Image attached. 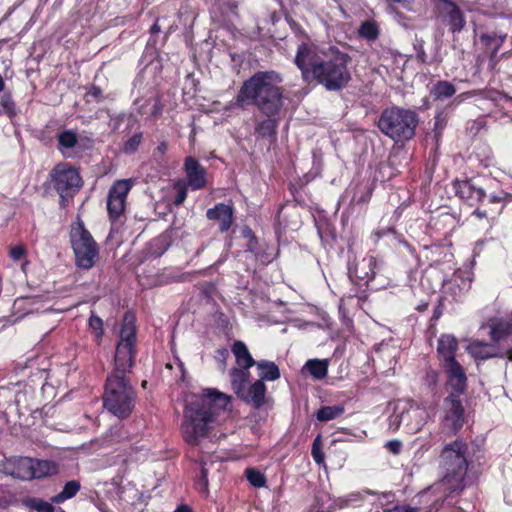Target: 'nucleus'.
I'll return each instance as SVG.
<instances>
[{
  "instance_id": "1",
  "label": "nucleus",
  "mask_w": 512,
  "mask_h": 512,
  "mask_svg": "<svg viewBox=\"0 0 512 512\" xmlns=\"http://www.w3.org/2000/svg\"><path fill=\"white\" fill-rule=\"evenodd\" d=\"M282 81L276 71L256 72L243 82L232 105L240 109L254 105L266 117L276 116L284 105Z\"/></svg>"
},
{
  "instance_id": "2",
  "label": "nucleus",
  "mask_w": 512,
  "mask_h": 512,
  "mask_svg": "<svg viewBox=\"0 0 512 512\" xmlns=\"http://www.w3.org/2000/svg\"><path fill=\"white\" fill-rule=\"evenodd\" d=\"M229 402V396L215 390H207L201 396L192 397L184 409L181 425L185 441L190 445L199 444L208 435L220 413L227 409Z\"/></svg>"
},
{
  "instance_id": "3",
  "label": "nucleus",
  "mask_w": 512,
  "mask_h": 512,
  "mask_svg": "<svg viewBox=\"0 0 512 512\" xmlns=\"http://www.w3.org/2000/svg\"><path fill=\"white\" fill-rule=\"evenodd\" d=\"M351 57L337 48L324 53L322 63L314 68L313 80L328 91H339L348 86L352 79L348 64Z\"/></svg>"
},
{
  "instance_id": "4",
  "label": "nucleus",
  "mask_w": 512,
  "mask_h": 512,
  "mask_svg": "<svg viewBox=\"0 0 512 512\" xmlns=\"http://www.w3.org/2000/svg\"><path fill=\"white\" fill-rule=\"evenodd\" d=\"M137 394L130 378L108 375L103 395L104 407L119 419L128 418L136 403Z\"/></svg>"
},
{
  "instance_id": "5",
  "label": "nucleus",
  "mask_w": 512,
  "mask_h": 512,
  "mask_svg": "<svg viewBox=\"0 0 512 512\" xmlns=\"http://www.w3.org/2000/svg\"><path fill=\"white\" fill-rule=\"evenodd\" d=\"M417 125V114L412 110L399 107L385 109L378 120L380 131L395 142L411 139Z\"/></svg>"
},
{
  "instance_id": "6",
  "label": "nucleus",
  "mask_w": 512,
  "mask_h": 512,
  "mask_svg": "<svg viewBox=\"0 0 512 512\" xmlns=\"http://www.w3.org/2000/svg\"><path fill=\"white\" fill-rule=\"evenodd\" d=\"M466 443L455 440L447 444L440 455V465L444 471L443 480L453 490L462 489V482L468 469Z\"/></svg>"
},
{
  "instance_id": "7",
  "label": "nucleus",
  "mask_w": 512,
  "mask_h": 512,
  "mask_svg": "<svg viewBox=\"0 0 512 512\" xmlns=\"http://www.w3.org/2000/svg\"><path fill=\"white\" fill-rule=\"evenodd\" d=\"M70 238L77 266L83 269L93 267L98 257L99 249L82 221H78L72 226Z\"/></svg>"
},
{
  "instance_id": "8",
  "label": "nucleus",
  "mask_w": 512,
  "mask_h": 512,
  "mask_svg": "<svg viewBox=\"0 0 512 512\" xmlns=\"http://www.w3.org/2000/svg\"><path fill=\"white\" fill-rule=\"evenodd\" d=\"M55 190L60 194L61 202L72 197L81 187V177L78 172L66 164L56 165L50 173Z\"/></svg>"
},
{
  "instance_id": "9",
  "label": "nucleus",
  "mask_w": 512,
  "mask_h": 512,
  "mask_svg": "<svg viewBox=\"0 0 512 512\" xmlns=\"http://www.w3.org/2000/svg\"><path fill=\"white\" fill-rule=\"evenodd\" d=\"M132 188L130 179L117 180L108 192L107 211L111 221L120 219L125 211L126 199Z\"/></svg>"
},
{
  "instance_id": "10",
  "label": "nucleus",
  "mask_w": 512,
  "mask_h": 512,
  "mask_svg": "<svg viewBox=\"0 0 512 512\" xmlns=\"http://www.w3.org/2000/svg\"><path fill=\"white\" fill-rule=\"evenodd\" d=\"M322 59L313 46L306 43L298 46L294 62L301 70L304 81L310 82L313 79L314 68L322 63Z\"/></svg>"
},
{
  "instance_id": "11",
  "label": "nucleus",
  "mask_w": 512,
  "mask_h": 512,
  "mask_svg": "<svg viewBox=\"0 0 512 512\" xmlns=\"http://www.w3.org/2000/svg\"><path fill=\"white\" fill-rule=\"evenodd\" d=\"M33 458L30 457H12L0 462V472L15 479L29 481L32 480Z\"/></svg>"
},
{
  "instance_id": "12",
  "label": "nucleus",
  "mask_w": 512,
  "mask_h": 512,
  "mask_svg": "<svg viewBox=\"0 0 512 512\" xmlns=\"http://www.w3.org/2000/svg\"><path fill=\"white\" fill-rule=\"evenodd\" d=\"M437 9L442 21L449 26L452 33L460 32L465 27L464 14L455 2L437 0Z\"/></svg>"
},
{
  "instance_id": "13",
  "label": "nucleus",
  "mask_w": 512,
  "mask_h": 512,
  "mask_svg": "<svg viewBox=\"0 0 512 512\" xmlns=\"http://www.w3.org/2000/svg\"><path fill=\"white\" fill-rule=\"evenodd\" d=\"M444 424L451 431L457 432L464 424V407L462 401L457 395L449 394L444 399Z\"/></svg>"
},
{
  "instance_id": "14",
  "label": "nucleus",
  "mask_w": 512,
  "mask_h": 512,
  "mask_svg": "<svg viewBox=\"0 0 512 512\" xmlns=\"http://www.w3.org/2000/svg\"><path fill=\"white\" fill-rule=\"evenodd\" d=\"M135 359V348L130 344L118 343L114 357V367L109 375L129 378Z\"/></svg>"
},
{
  "instance_id": "15",
  "label": "nucleus",
  "mask_w": 512,
  "mask_h": 512,
  "mask_svg": "<svg viewBox=\"0 0 512 512\" xmlns=\"http://www.w3.org/2000/svg\"><path fill=\"white\" fill-rule=\"evenodd\" d=\"M187 185L193 190L203 189L207 185V171L195 158L189 156L184 161Z\"/></svg>"
},
{
  "instance_id": "16",
  "label": "nucleus",
  "mask_w": 512,
  "mask_h": 512,
  "mask_svg": "<svg viewBox=\"0 0 512 512\" xmlns=\"http://www.w3.org/2000/svg\"><path fill=\"white\" fill-rule=\"evenodd\" d=\"M453 187L456 195L470 206L479 204L486 196L485 191L470 180L455 181Z\"/></svg>"
},
{
  "instance_id": "17",
  "label": "nucleus",
  "mask_w": 512,
  "mask_h": 512,
  "mask_svg": "<svg viewBox=\"0 0 512 512\" xmlns=\"http://www.w3.org/2000/svg\"><path fill=\"white\" fill-rule=\"evenodd\" d=\"M377 260L374 256L364 257L358 261L354 267L349 268V277L354 280L368 283L375 277V268Z\"/></svg>"
},
{
  "instance_id": "18",
  "label": "nucleus",
  "mask_w": 512,
  "mask_h": 512,
  "mask_svg": "<svg viewBox=\"0 0 512 512\" xmlns=\"http://www.w3.org/2000/svg\"><path fill=\"white\" fill-rule=\"evenodd\" d=\"M265 396L266 385L263 381L256 380L253 384L244 389L239 398L255 408H260L265 404Z\"/></svg>"
},
{
  "instance_id": "19",
  "label": "nucleus",
  "mask_w": 512,
  "mask_h": 512,
  "mask_svg": "<svg viewBox=\"0 0 512 512\" xmlns=\"http://www.w3.org/2000/svg\"><path fill=\"white\" fill-rule=\"evenodd\" d=\"M468 353L475 359L486 360L490 358H503L505 353L498 351L494 344L482 341H473L467 347Z\"/></svg>"
},
{
  "instance_id": "20",
  "label": "nucleus",
  "mask_w": 512,
  "mask_h": 512,
  "mask_svg": "<svg viewBox=\"0 0 512 512\" xmlns=\"http://www.w3.org/2000/svg\"><path fill=\"white\" fill-rule=\"evenodd\" d=\"M207 218L210 220H216L220 223L219 229L221 232L227 231L232 224L233 220V209L231 206L220 203L214 208L208 209Z\"/></svg>"
},
{
  "instance_id": "21",
  "label": "nucleus",
  "mask_w": 512,
  "mask_h": 512,
  "mask_svg": "<svg viewBox=\"0 0 512 512\" xmlns=\"http://www.w3.org/2000/svg\"><path fill=\"white\" fill-rule=\"evenodd\" d=\"M32 466V480L50 477L58 474L59 472V465L52 460H40L33 458Z\"/></svg>"
},
{
  "instance_id": "22",
  "label": "nucleus",
  "mask_w": 512,
  "mask_h": 512,
  "mask_svg": "<svg viewBox=\"0 0 512 512\" xmlns=\"http://www.w3.org/2000/svg\"><path fill=\"white\" fill-rule=\"evenodd\" d=\"M458 341L453 335H442L438 340L437 352L442 362L454 360Z\"/></svg>"
},
{
  "instance_id": "23",
  "label": "nucleus",
  "mask_w": 512,
  "mask_h": 512,
  "mask_svg": "<svg viewBox=\"0 0 512 512\" xmlns=\"http://www.w3.org/2000/svg\"><path fill=\"white\" fill-rule=\"evenodd\" d=\"M232 352L236 358L239 368L248 370L254 365L257 366V361L253 359L244 342L235 341L232 346Z\"/></svg>"
},
{
  "instance_id": "24",
  "label": "nucleus",
  "mask_w": 512,
  "mask_h": 512,
  "mask_svg": "<svg viewBox=\"0 0 512 512\" xmlns=\"http://www.w3.org/2000/svg\"><path fill=\"white\" fill-rule=\"evenodd\" d=\"M490 337L493 342H499L507 339L512 335V321L511 320H497L490 325Z\"/></svg>"
},
{
  "instance_id": "25",
  "label": "nucleus",
  "mask_w": 512,
  "mask_h": 512,
  "mask_svg": "<svg viewBox=\"0 0 512 512\" xmlns=\"http://www.w3.org/2000/svg\"><path fill=\"white\" fill-rule=\"evenodd\" d=\"M231 378V386L235 394L239 397L246 388L249 381L250 373L246 369L232 368L229 372Z\"/></svg>"
},
{
  "instance_id": "26",
  "label": "nucleus",
  "mask_w": 512,
  "mask_h": 512,
  "mask_svg": "<svg viewBox=\"0 0 512 512\" xmlns=\"http://www.w3.org/2000/svg\"><path fill=\"white\" fill-rule=\"evenodd\" d=\"M257 369L260 371L259 377L261 381H275L280 378V370L278 366L271 361H257Z\"/></svg>"
},
{
  "instance_id": "27",
  "label": "nucleus",
  "mask_w": 512,
  "mask_h": 512,
  "mask_svg": "<svg viewBox=\"0 0 512 512\" xmlns=\"http://www.w3.org/2000/svg\"><path fill=\"white\" fill-rule=\"evenodd\" d=\"M136 342V329L134 326V317L126 314L124 316V323L120 331V342L130 344V347H134Z\"/></svg>"
},
{
  "instance_id": "28",
  "label": "nucleus",
  "mask_w": 512,
  "mask_h": 512,
  "mask_svg": "<svg viewBox=\"0 0 512 512\" xmlns=\"http://www.w3.org/2000/svg\"><path fill=\"white\" fill-rule=\"evenodd\" d=\"M81 485L78 480L68 481L62 491L51 498L52 503L60 504L64 501L73 498L80 490Z\"/></svg>"
},
{
  "instance_id": "29",
  "label": "nucleus",
  "mask_w": 512,
  "mask_h": 512,
  "mask_svg": "<svg viewBox=\"0 0 512 512\" xmlns=\"http://www.w3.org/2000/svg\"><path fill=\"white\" fill-rule=\"evenodd\" d=\"M278 120L273 117H267L266 119L257 123L255 132L262 137H274L277 132Z\"/></svg>"
},
{
  "instance_id": "30",
  "label": "nucleus",
  "mask_w": 512,
  "mask_h": 512,
  "mask_svg": "<svg viewBox=\"0 0 512 512\" xmlns=\"http://www.w3.org/2000/svg\"><path fill=\"white\" fill-rule=\"evenodd\" d=\"M456 92L453 84L448 81H438L431 90V95L436 100H443L452 97Z\"/></svg>"
},
{
  "instance_id": "31",
  "label": "nucleus",
  "mask_w": 512,
  "mask_h": 512,
  "mask_svg": "<svg viewBox=\"0 0 512 512\" xmlns=\"http://www.w3.org/2000/svg\"><path fill=\"white\" fill-rule=\"evenodd\" d=\"M305 368L316 379H322L327 375L328 362L326 360L311 359L305 364Z\"/></svg>"
},
{
  "instance_id": "32",
  "label": "nucleus",
  "mask_w": 512,
  "mask_h": 512,
  "mask_svg": "<svg viewBox=\"0 0 512 512\" xmlns=\"http://www.w3.org/2000/svg\"><path fill=\"white\" fill-rule=\"evenodd\" d=\"M59 150L72 149L78 144V135L72 130H64L57 135Z\"/></svg>"
},
{
  "instance_id": "33",
  "label": "nucleus",
  "mask_w": 512,
  "mask_h": 512,
  "mask_svg": "<svg viewBox=\"0 0 512 512\" xmlns=\"http://www.w3.org/2000/svg\"><path fill=\"white\" fill-rule=\"evenodd\" d=\"M344 412V407L340 405L324 406L318 410L316 417L319 421H330Z\"/></svg>"
},
{
  "instance_id": "34",
  "label": "nucleus",
  "mask_w": 512,
  "mask_h": 512,
  "mask_svg": "<svg viewBox=\"0 0 512 512\" xmlns=\"http://www.w3.org/2000/svg\"><path fill=\"white\" fill-rule=\"evenodd\" d=\"M359 34L365 39L375 40L379 35V29L374 22L366 21L360 26Z\"/></svg>"
},
{
  "instance_id": "35",
  "label": "nucleus",
  "mask_w": 512,
  "mask_h": 512,
  "mask_svg": "<svg viewBox=\"0 0 512 512\" xmlns=\"http://www.w3.org/2000/svg\"><path fill=\"white\" fill-rule=\"evenodd\" d=\"M443 366L448 374V379L466 376L462 366L456 361V359L443 362Z\"/></svg>"
},
{
  "instance_id": "36",
  "label": "nucleus",
  "mask_w": 512,
  "mask_h": 512,
  "mask_svg": "<svg viewBox=\"0 0 512 512\" xmlns=\"http://www.w3.org/2000/svg\"><path fill=\"white\" fill-rule=\"evenodd\" d=\"M246 477H247L248 481L250 482V484L253 485L254 487L260 488V487L265 486V484H266V478H265L264 474L256 469H253V468L247 469Z\"/></svg>"
},
{
  "instance_id": "37",
  "label": "nucleus",
  "mask_w": 512,
  "mask_h": 512,
  "mask_svg": "<svg viewBox=\"0 0 512 512\" xmlns=\"http://www.w3.org/2000/svg\"><path fill=\"white\" fill-rule=\"evenodd\" d=\"M467 378L460 377V378H452L448 379L447 383L449 387L452 389V392L450 394H455L457 397H459L461 394H463L467 387Z\"/></svg>"
},
{
  "instance_id": "38",
  "label": "nucleus",
  "mask_w": 512,
  "mask_h": 512,
  "mask_svg": "<svg viewBox=\"0 0 512 512\" xmlns=\"http://www.w3.org/2000/svg\"><path fill=\"white\" fill-rule=\"evenodd\" d=\"M174 190L176 191L174 204L180 206L187 197V184L183 180H179L174 184Z\"/></svg>"
},
{
  "instance_id": "39",
  "label": "nucleus",
  "mask_w": 512,
  "mask_h": 512,
  "mask_svg": "<svg viewBox=\"0 0 512 512\" xmlns=\"http://www.w3.org/2000/svg\"><path fill=\"white\" fill-rule=\"evenodd\" d=\"M0 105L3 108L4 113H6L10 118L16 114L15 103L10 93H4L1 96Z\"/></svg>"
},
{
  "instance_id": "40",
  "label": "nucleus",
  "mask_w": 512,
  "mask_h": 512,
  "mask_svg": "<svg viewBox=\"0 0 512 512\" xmlns=\"http://www.w3.org/2000/svg\"><path fill=\"white\" fill-rule=\"evenodd\" d=\"M28 506L38 512H54V507L51 503L46 502L39 498H31L28 500Z\"/></svg>"
},
{
  "instance_id": "41",
  "label": "nucleus",
  "mask_w": 512,
  "mask_h": 512,
  "mask_svg": "<svg viewBox=\"0 0 512 512\" xmlns=\"http://www.w3.org/2000/svg\"><path fill=\"white\" fill-rule=\"evenodd\" d=\"M311 453H312L313 459L315 460V462L317 464L324 463L325 455L322 451V439H321L320 435H318L314 439L313 444H312Z\"/></svg>"
},
{
  "instance_id": "42",
  "label": "nucleus",
  "mask_w": 512,
  "mask_h": 512,
  "mask_svg": "<svg viewBox=\"0 0 512 512\" xmlns=\"http://www.w3.org/2000/svg\"><path fill=\"white\" fill-rule=\"evenodd\" d=\"M505 39V36H498L495 33L482 34L480 40L485 45H494V52L496 53Z\"/></svg>"
},
{
  "instance_id": "43",
  "label": "nucleus",
  "mask_w": 512,
  "mask_h": 512,
  "mask_svg": "<svg viewBox=\"0 0 512 512\" xmlns=\"http://www.w3.org/2000/svg\"><path fill=\"white\" fill-rule=\"evenodd\" d=\"M142 140V134L137 133L134 134L131 138H129L125 144H124V152L125 153H132L137 150L138 146L140 145Z\"/></svg>"
},
{
  "instance_id": "44",
  "label": "nucleus",
  "mask_w": 512,
  "mask_h": 512,
  "mask_svg": "<svg viewBox=\"0 0 512 512\" xmlns=\"http://www.w3.org/2000/svg\"><path fill=\"white\" fill-rule=\"evenodd\" d=\"M89 326L95 331L97 337H101L103 335V322L98 316L91 315L89 319Z\"/></svg>"
},
{
  "instance_id": "45",
  "label": "nucleus",
  "mask_w": 512,
  "mask_h": 512,
  "mask_svg": "<svg viewBox=\"0 0 512 512\" xmlns=\"http://www.w3.org/2000/svg\"><path fill=\"white\" fill-rule=\"evenodd\" d=\"M385 447L394 455H397L401 451L402 443L398 440L388 441Z\"/></svg>"
},
{
  "instance_id": "46",
  "label": "nucleus",
  "mask_w": 512,
  "mask_h": 512,
  "mask_svg": "<svg viewBox=\"0 0 512 512\" xmlns=\"http://www.w3.org/2000/svg\"><path fill=\"white\" fill-rule=\"evenodd\" d=\"M25 254V249L23 246H15L13 248H11L10 250V256L14 259V260H19L21 259Z\"/></svg>"
},
{
  "instance_id": "47",
  "label": "nucleus",
  "mask_w": 512,
  "mask_h": 512,
  "mask_svg": "<svg viewBox=\"0 0 512 512\" xmlns=\"http://www.w3.org/2000/svg\"><path fill=\"white\" fill-rule=\"evenodd\" d=\"M415 49L417 51V59L420 60L422 63L426 62V53L423 48V41H419L417 44H415Z\"/></svg>"
},
{
  "instance_id": "48",
  "label": "nucleus",
  "mask_w": 512,
  "mask_h": 512,
  "mask_svg": "<svg viewBox=\"0 0 512 512\" xmlns=\"http://www.w3.org/2000/svg\"><path fill=\"white\" fill-rule=\"evenodd\" d=\"M422 414H423V411H421L420 409H418V408L412 409L410 411H407L406 413H403L401 415V420L403 421V420H405L407 418H410V417L421 418Z\"/></svg>"
},
{
  "instance_id": "49",
  "label": "nucleus",
  "mask_w": 512,
  "mask_h": 512,
  "mask_svg": "<svg viewBox=\"0 0 512 512\" xmlns=\"http://www.w3.org/2000/svg\"><path fill=\"white\" fill-rule=\"evenodd\" d=\"M88 94H89V95H91V96H93V97H94V99H96V100H100V98H101V96H102V90H101V88H100V87L93 86V87L90 89V91H89V93H88Z\"/></svg>"
},
{
  "instance_id": "50",
  "label": "nucleus",
  "mask_w": 512,
  "mask_h": 512,
  "mask_svg": "<svg viewBox=\"0 0 512 512\" xmlns=\"http://www.w3.org/2000/svg\"><path fill=\"white\" fill-rule=\"evenodd\" d=\"M505 198H506V194L505 193H501L499 195H491L490 196V202L491 203H499V202L504 201Z\"/></svg>"
},
{
  "instance_id": "51",
  "label": "nucleus",
  "mask_w": 512,
  "mask_h": 512,
  "mask_svg": "<svg viewBox=\"0 0 512 512\" xmlns=\"http://www.w3.org/2000/svg\"><path fill=\"white\" fill-rule=\"evenodd\" d=\"M389 512H417V509L411 508V507H403V508L395 507L394 509L389 510Z\"/></svg>"
},
{
  "instance_id": "52",
  "label": "nucleus",
  "mask_w": 512,
  "mask_h": 512,
  "mask_svg": "<svg viewBox=\"0 0 512 512\" xmlns=\"http://www.w3.org/2000/svg\"><path fill=\"white\" fill-rule=\"evenodd\" d=\"M473 215H475L478 218H486L487 217V211L481 210V209H475L473 211Z\"/></svg>"
},
{
  "instance_id": "53",
  "label": "nucleus",
  "mask_w": 512,
  "mask_h": 512,
  "mask_svg": "<svg viewBox=\"0 0 512 512\" xmlns=\"http://www.w3.org/2000/svg\"><path fill=\"white\" fill-rule=\"evenodd\" d=\"M167 143L166 142H161L158 146H157V150L160 152V153H165L166 150H167Z\"/></svg>"
},
{
  "instance_id": "54",
  "label": "nucleus",
  "mask_w": 512,
  "mask_h": 512,
  "mask_svg": "<svg viewBox=\"0 0 512 512\" xmlns=\"http://www.w3.org/2000/svg\"><path fill=\"white\" fill-rule=\"evenodd\" d=\"M174 512H192V510L190 509L189 506L182 505V506L178 507Z\"/></svg>"
},
{
  "instance_id": "55",
  "label": "nucleus",
  "mask_w": 512,
  "mask_h": 512,
  "mask_svg": "<svg viewBox=\"0 0 512 512\" xmlns=\"http://www.w3.org/2000/svg\"><path fill=\"white\" fill-rule=\"evenodd\" d=\"M160 31V26L157 22H155L151 27V33H158Z\"/></svg>"
},
{
  "instance_id": "56",
  "label": "nucleus",
  "mask_w": 512,
  "mask_h": 512,
  "mask_svg": "<svg viewBox=\"0 0 512 512\" xmlns=\"http://www.w3.org/2000/svg\"><path fill=\"white\" fill-rule=\"evenodd\" d=\"M384 234H385V232H384V231H376V232H374V234H373V235L375 236V241H378V240H379V238H380L382 235H384Z\"/></svg>"
},
{
  "instance_id": "57",
  "label": "nucleus",
  "mask_w": 512,
  "mask_h": 512,
  "mask_svg": "<svg viewBox=\"0 0 512 512\" xmlns=\"http://www.w3.org/2000/svg\"><path fill=\"white\" fill-rule=\"evenodd\" d=\"M394 2H397V3H400V4H403V5H408L411 3L412 0H393Z\"/></svg>"
},
{
  "instance_id": "58",
  "label": "nucleus",
  "mask_w": 512,
  "mask_h": 512,
  "mask_svg": "<svg viewBox=\"0 0 512 512\" xmlns=\"http://www.w3.org/2000/svg\"><path fill=\"white\" fill-rule=\"evenodd\" d=\"M4 88H5V83H4L2 76L0 75V92L3 91Z\"/></svg>"
},
{
  "instance_id": "59",
  "label": "nucleus",
  "mask_w": 512,
  "mask_h": 512,
  "mask_svg": "<svg viewBox=\"0 0 512 512\" xmlns=\"http://www.w3.org/2000/svg\"><path fill=\"white\" fill-rule=\"evenodd\" d=\"M507 355H508V359H509L510 361H512V350H509V351H508V353H507Z\"/></svg>"
},
{
  "instance_id": "60",
  "label": "nucleus",
  "mask_w": 512,
  "mask_h": 512,
  "mask_svg": "<svg viewBox=\"0 0 512 512\" xmlns=\"http://www.w3.org/2000/svg\"><path fill=\"white\" fill-rule=\"evenodd\" d=\"M146 385H147V381H146V380H144V381L142 382V387H144V388H145V387H146Z\"/></svg>"
},
{
  "instance_id": "61",
  "label": "nucleus",
  "mask_w": 512,
  "mask_h": 512,
  "mask_svg": "<svg viewBox=\"0 0 512 512\" xmlns=\"http://www.w3.org/2000/svg\"><path fill=\"white\" fill-rule=\"evenodd\" d=\"M421 428V425H418L416 428H415V431H419Z\"/></svg>"
}]
</instances>
